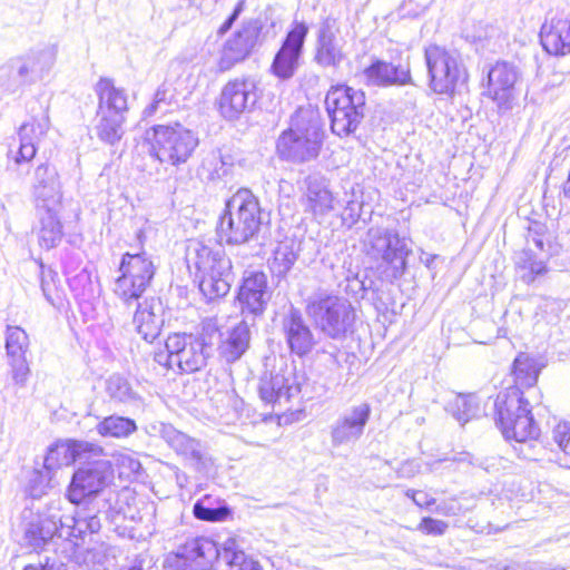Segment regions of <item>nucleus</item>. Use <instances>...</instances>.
I'll return each mask as SVG.
<instances>
[{
  "label": "nucleus",
  "mask_w": 570,
  "mask_h": 570,
  "mask_svg": "<svg viewBox=\"0 0 570 570\" xmlns=\"http://www.w3.org/2000/svg\"><path fill=\"white\" fill-rule=\"evenodd\" d=\"M187 261L189 267L195 268V281L208 301L228 294L234 281L233 266L222 244L194 242L188 248Z\"/></svg>",
  "instance_id": "obj_1"
},
{
  "label": "nucleus",
  "mask_w": 570,
  "mask_h": 570,
  "mask_svg": "<svg viewBox=\"0 0 570 570\" xmlns=\"http://www.w3.org/2000/svg\"><path fill=\"white\" fill-rule=\"evenodd\" d=\"M262 225L258 199L249 189L242 188L226 202L216 230L220 244L243 245L258 238Z\"/></svg>",
  "instance_id": "obj_2"
},
{
  "label": "nucleus",
  "mask_w": 570,
  "mask_h": 570,
  "mask_svg": "<svg viewBox=\"0 0 570 570\" xmlns=\"http://www.w3.org/2000/svg\"><path fill=\"white\" fill-rule=\"evenodd\" d=\"M214 355L212 337L204 333H174L165 342V350L154 355L157 364L178 373H195L203 370Z\"/></svg>",
  "instance_id": "obj_3"
},
{
  "label": "nucleus",
  "mask_w": 570,
  "mask_h": 570,
  "mask_svg": "<svg viewBox=\"0 0 570 570\" xmlns=\"http://www.w3.org/2000/svg\"><path fill=\"white\" fill-rule=\"evenodd\" d=\"M323 129L317 114L298 109L291 126L277 139L276 149L282 159L305 163L316 158L323 140Z\"/></svg>",
  "instance_id": "obj_4"
},
{
  "label": "nucleus",
  "mask_w": 570,
  "mask_h": 570,
  "mask_svg": "<svg viewBox=\"0 0 570 570\" xmlns=\"http://www.w3.org/2000/svg\"><path fill=\"white\" fill-rule=\"evenodd\" d=\"M305 311L316 328L332 340H342L353 332L356 312L344 296L317 289L306 299Z\"/></svg>",
  "instance_id": "obj_5"
},
{
  "label": "nucleus",
  "mask_w": 570,
  "mask_h": 570,
  "mask_svg": "<svg viewBox=\"0 0 570 570\" xmlns=\"http://www.w3.org/2000/svg\"><path fill=\"white\" fill-rule=\"evenodd\" d=\"M424 57L429 87L433 92L452 97L466 85L469 73L456 50L430 45L424 50Z\"/></svg>",
  "instance_id": "obj_6"
},
{
  "label": "nucleus",
  "mask_w": 570,
  "mask_h": 570,
  "mask_svg": "<svg viewBox=\"0 0 570 570\" xmlns=\"http://www.w3.org/2000/svg\"><path fill=\"white\" fill-rule=\"evenodd\" d=\"M365 247L367 255L379 262L377 268L384 279L393 282L404 275L412 249L396 232L372 227L367 232Z\"/></svg>",
  "instance_id": "obj_7"
},
{
  "label": "nucleus",
  "mask_w": 570,
  "mask_h": 570,
  "mask_svg": "<svg viewBox=\"0 0 570 570\" xmlns=\"http://www.w3.org/2000/svg\"><path fill=\"white\" fill-rule=\"evenodd\" d=\"M119 275L114 283L115 295L126 305H131L142 296L151 284L156 266L145 250L125 253L118 267Z\"/></svg>",
  "instance_id": "obj_8"
},
{
  "label": "nucleus",
  "mask_w": 570,
  "mask_h": 570,
  "mask_svg": "<svg viewBox=\"0 0 570 570\" xmlns=\"http://www.w3.org/2000/svg\"><path fill=\"white\" fill-rule=\"evenodd\" d=\"M151 131L150 155L159 163L175 167L187 163L199 142L195 132L178 122L157 125Z\"/></svg>",
  "instance_id": "obj_9"
},
{
  "label": "nucleus",
  "mask_w": 570,
  "mask_h": 570,
  "mask_svg": "<svg viewBox=\"0 0 570 570\" xmlns=\"http://www.w3.org/2000/svg\"><path fill=\"white\" fill-rule=\"evenodd\" d=\"M332 131L340 136L353 134L364 118L365 95L345 85L331 87L325 97Z\"/></svg>",
  "instance_id": "obj_10"
},
{
  "label": "nucleus",
  "mask_w": 570,
  "mask_h": 570,
  "mask_svg": "<svg viewBox=\"0 0 570 570\" xmlns=\"http://www.w3.org/2000/svg\"><path fill=\"white\" fill-rule=\"evenodd\" d=\"M224 552L225 544L220 549L214 540L197 537L167 556L165 564L175 570H212L215 562L223 559Z\"/></svg>",
  "instance_id": "obj_11"
},
{
  "label": "nucleus",
  "mask_w": 570,
  "mask_h": 570,
  "mask_svg": "<svg viewBox=\"0 0 570 570\" xmlns=\"http://www.w3.org/2000/svg\"><path fill=\"white\" fill-rule=\"evenodd\" d=\"M150 435L159 436L185 462V465L203 471L207 469L210 458L205 444L188 434L178 431L171 424L155 423L149 426Z\"/></svg>",
  "instance_id": "obj_12"
},
{
  "label": "nucleus",
  "mask_w": 570,
  "mask_h": 570,
  "mask_svg": "<svg viewBox=\"0 0 570 570\" xmlns=\"http://www.w3.org/2000/svg\"><path fill=\"white\" fill-rule=\"evenodd\" d=\"M114 479V469L109 460L99 459L86 462L75 471L67 497L75 504L86 498L100 493Z\"/></svg>",
  "instance_id": "obj_13"
},
{
  "label": "nucleus",
  "mask_w": 570,
  "mask_h": 570,
  "mask_svg": "<svg viewBox=\"0 0 570 570\" xmlns=\"http://www.w3.org/2000/svg\"><path fill=\"white\" fill-rule=\"evenodd\" d=\"M259 98L257 81L253 77L229 80L222 89L218 109L227 120H236L250 112Z\"/></svg>",
  "instance_id": "obj_14"
},
{
  "label": "nucleus",
  "mask_w": 570,
  "mask_h": 570,
  "mask_svg": "<svg viewBox=\"0 0 570 570\" xmlns=\"http://www.w3.org/2000/svg\"><path fill=\"white\" fill-rule=\"evenodd\" d=\"M372 413L366 402L346 407L330 426L331 443L334 448L355 444L364 434Z\"/></svg>",
  "instance_id": "obj_15"
},
{
  "label": "nucleus",
  "mask_w": 570,
  "mask_h": 570,
  "mask_svg": "<svg viewBox=\"0 0 570 570\" xmlns=\"http://www.w3.org/2000/svg\"><path fill=\"white\" fill-rule=\"evenodd\" d=\"M308 27L295 21L287 32L271 66L272 73L282 80L291 79L299 67Z\"/></svg>",
  "instance_id": "obj_16"
},
{
  "label": "nucleus",
  "mask_w": 570,
  "mask_h": 570,
  "mask_svg": "<svg viewBox=\"0 0 570 570\" xmlns=\"http://www.w3.org/2000/svg\"><path fill=\"white\" fill-rule=\"evenodd\" d=\"M271 297L267 275L258 271L246 272L237 294L244 317L255 320L263 315Z\"/></svg>",
  "instance_id": "obj_17"
},
{
  "label": "nucleus",
  "mask_w": 570,
  "mask_h": 570,
  "mask_svg": "<svg viewBox=\"0 0 570 570\" xmlns=\"http://www.w3.org/2000/svg\"><path fill=\"white\" fill-rule=\"evenodd\" d=\"M262 24L258 20L244 22L242 28L229 38L222 50L219 68L228 70L246 59L259 43Z\"/></svg>",
  "instance_id": "obj_18"
},
{
  "label": "nucleus",
  "mask_w": 570,
  "mask_h": 570,
  "mask_svg": "<svg viewBox=\"0 0 570 570\" xmlns=\"http://www.w3.org/2000/svg\"><path fill=\"white\" fill-rule=\"evenodd\" d=\"M281 330L291 353L298 357L309 354L316 344L309 325L304 320L301 311L294 306H291L287 313L283 315Z\"/></svg>",
  "instance_id": "obj_19"
},
{
  "label": "nucleus",
  "mask_w": 570,
  "mask_h": 570,
  "mask_svg": "<svg viewBox=\"0 0 570 570\" xmlns=\"http://www.w3.org/2000/svg\"><path fill=\"white\" fill-rule=\"evenodd\" d=\"M50 127L48 107H40V114L32 116V120L24 122L19 128V147L14 151L9 150V158L17 165L27 164L33 159L37 153L36 142L43 137Z\"/></svg>",
  "instance_id": "obj_20"
},
{
  "label": "nucleus",
  "mask_w": 570,
  "mask_h": 570,
  "mask_svg": "<svg viewBox=\"0 0 570 570\" xmlns=\"http://www.w3.org/2000/svg\"><path fill=\"white\" fill-rule=\"evenodd\" d=\"M60 532V511H47L32 519L24 531V540L33 550L56 548L58 540H63Z\"/></svg>",
  "instance_id": "obj_21"
},
{
  "label": "nucleus",
  "mask_w": 570,
  "mask_h": 570,
  "mask_svg": "<svg viewBox=\"0 0 570 570\" xmlns=\"http://www.w3.org/2000/svg\"><path fill=\"white\" fill-rule=\"evenodd\" d=\"M101 452V448L87 441L67 440L52 444L45 456L43 468L47 474L60 466L77 461L88 460L92 454Z\"/></svg>",
  "instance_id": "obj_22"
},
{
  "label": "nucleus",
  "mask_w": 570,
  "mask_h": 570,
  "mask_svg": "<svg viewBox=\"0 0 570 570\" xmlns=\"http://www.w3.org/2000/svg\"><path fill=\"white\" fill-rule=\"evenodd\" d=\"M519 79V71L512 63L500 61L488 72V94L500 109L512 108V92Z\"/></svg>",
  "instance_id": "obj_23"
},
{
  "label": "nucleus",
  "mask_w": 570,
  "mask_h": 570,
  "mask_svg": "<svg viewBox=\"0 0 570 570\" xmlns=\"http://www.w3.org/2000/svg\"><path fill=\"white\" fill-rule=\"evenodd\" d=\"M336 20L326 18L317 31L315 61L324 68L337 67L344 60L342 40L338 38Z\"/></svg>",
  "instance_id": "obj_24"
},
{
  "label": "nucleus",
  "mask_w": 570,
  "mask_h": 570,
  "mask_svg": "<svg viewBox=\"0 0 570 570\" xmlns=\"http://www.w3.org/2000/svg\"><path fill=\"white\" fill-rule=\"evenodd\" d=\"M258 391L261 399L266 404L274 405L282 401L288 402L301 390L292 373L271 372L261 377Z\"/></svg>",
  "instance_id": "obj_25"
},
{
  "label": "nucleus",
  "mask_w": 570,
  "mask_h": 570,
  "mask_svg": "<svg viewBox=\"0 0 570 570\" xmlns=\"http://www.w3.org/2000/svg\"><path fill=\"white\" fill-rule=\"evenodd\" d=\"M95 94L98 98L96 112L128 116V92L125 88L117 87L114 79L107 77L100 78L95 85Z\"/></svg>",
  "instance_id": "obj_26"
},
{
  "label": "nucleus",
  "mask_w": 570,
  "mask_h": 570,
  "mask_svg": "<svg viewBox=\"0 0 570 570\" xmlns=\"http://www.w3.org/2000/svg\"><path fill=\"white\" fill-rule=\"evenodd\" d=\"M164 323V307L160 299L151 297L138 303L134 325L146 342L151 343L159 336Z\"/></svg>",
  "instance_id": "obj_27"
},
{
  "label": "nucleus",
  "mask_w": 570,
  "mask_h": 570,
  "mask_svg": "<svg viewBox=\"0 0 570 570\" xmlns=\"http://www.w3.org/2000/svg\"><path fill=\"white\" fill-rule=\"evenodd\" d=\"M366 83L376 87L404 86L411 82L409 66L393 65L381 59H373L363 71Z\"/></svg>",
  "instance_id": "obj_28"
},
{
  "label": "nucleus",
  "mask_w": 570,
  "mask_h": 570,
  "mask_svg": "<svg viewBox=\"0 0 570 570\" xmlns=\"http://www.w3.org/2000/svg\"><path fill=\"white\" fill-rule=\"evenodd\" d=\"M540 40L551 55L570 53V17H553L540 30Z\"/></svg>",
  "instance_id": "obj_29"
},
{
  "label": "nucleus",
  "mask_w": 570,
  "mask_h": 570,
  "mask_svg": "<svg viewBox=\"0 0 570 570\" xmlns=\"http://www.w3.org/2000/svg\"><path fill=\"white\" fill-rule=\"evenodd\" d=\"M504 428L501 429L503 436L507 440H513L521 444L520 453L524 459H532V455L525 451L524 448H531L532 443L537 440L540 434V429L534 422L531 411L517 415L512 421L505 417Z\"/></svg>",
  "instance_id": "obj_30"
},
{
  "label": "nucleus",
  "mask_w": 570,
  "mask_h": 570,
  "mask_svg": "<svg viewBox=\"0 0 570 570\" xmlns=\"http://www.w3.org/2000/svg\"><path fill=\"white\" fill-rule=\"evenodd\" d=\"M305 210L315 217H323L334 208V197L323 177L308 176L303 198Z\"/></svg>",
  "instance_id": "obj_31"
},
{
  "label": "nucleus",
  "mask_w": 570,
  "mask_h": 570,
  "mask_svg": "<svg viewBox=\"0 0 570 570\" xmlns=\"http://www.w3.org/2000/svg\"><path fill=\"white\" fill-rule=\"evenodd\" d=\"M495 423L504 428V416L512 421L517 415H522L531 411L529 401L524 399L522 390L519 386H509L499 392L494 401Z\"/></svg>",
  "instance_id": "obj_32"
},
{
  "label": "nucleus",
  "mask_w": 570,
  "mask_h": 570,
  "mask_svg": "<svg viewBox=\"0 0 570 570\" xmlns=\"http://www.w3.org/2000/svg\"><path fill=\"white\" fill-rule=\"evenodd\" d=\"M249 342V326L246 320H243L225 334H222V341L218 346L219 355L227 363H234L248 350Z\"/></svg>",
  "instance_id": "obj_33"
},
{
  "label": "nucleus",
  "mask_w": 570,
  "mask_h": 570,
  "mask_svg": "<svg viewBox=\"0 0 570 570\" xmlns=\"http://www.w3.org/2000/svg\"><path fill=\"white\" fill-rule=\"evenodd\" d=\"M59 212H36L37 224L32 233L37 236L38 245L46 250L57 247L62 239L63 227L58 216Z\"/></svg>",
  "instance_id": "obj_34"
},
{
  "label": "nucleus",
  "mask_w": 570,
  "mask_h": 570,
  "mask_svg": "<svg viewBox=\"0 0 570 570\" xmlns=\"http://www.w3.org/2000/svg\"><path fill=\"white\" fill-rule=\"evenodd\" d=\"M127 117L96 112L95 132L107 145L118 144L125 135Z\"/></svg>",
  "instance_id": "obj_35"
},
{
  "label": "nucleus",
  "mask_w": 570,
  "mask_h": 570,
  "mask_svg": "<svg viewBox=\"0 0 570 570\" xmlns=\"http://www.w3.org/2000/svg\"><path fill=\"white\" fill-rule=\"evenodd\" d=\"M105 391L116 403L136 405L141 402L139 393L132 389L128 379L120 374H112L106 380Z\"/></svg>",
  "instance_id": "obj_36"
},
{
  "label": "nucleus",
  "mask_w": 570,
  "mask_h": 570,
  "mask_svg": "<svg viewBox=\"0 0 570 570\" xmlns=\"http://www.w3.org/2000/svg\"><path fill=\"white\" fill-rule=\"evenodd\" d=\"M298 256V244L293 238L279 242L274 250L271 271L278 277L285 276L293 267Z\"/></svg>",
  "instance_id": "obj_37"
},
{
  "label": "nucleus",
  "mask_w": 570,
  "mask_h": 570,
  "mask_svg": "<svg viewBox=\"0 0 570 570\" xmlns=\"http://www.w3.org/2000/svg\"><path fill=\"white\" fill-rule=\"evenodd\" d=\"M106 502L111 513L121 515L124 519L134 520L136 518V495L131 489L122 488L108 492Z\"/></svg>",
  "instance_id": "obj_38"
},
{
  "label": "nucleus",
  "mask_w": 570,
  "mask_h": 570,
  "mask_svg": "<svg viewBox=\"0 0 570 570\" xmlns=\"http://www.w3.org/2000/svg\"><path fill=\"white\" fill-rule=\"evenodd\" d=\"M96 430L104 438H128L137 431V424L132 419L110 415L100 421Z\"/></svg>",
  "instance_id": "obj_39"
},
{
  "label": "nucleus",
  "mask_w": 570,
  "mask_h": 570,
  "mask_svg": "<svg viewBox=\"0 0 570 570\" xmlns=\"http://www.w3.org/2000/svg\"><path fill=\"white\" fill-rule=\"evenodd\" d=\"M36 212H52L61 208V185L60 181H51L47 186H32Z\"/></svg>",
  "instance_id": "obj_40"
},
{
  "label": "nucleus",
  "mask_w": 570,
  "mask_h": 570,
  "mask_svg": "<svg viewBox=\"0 0 570 570\" xmlns=\"http://www.w3.org/2000/svg\"><path fill=\"white\" fill-rule=\"evenodd\" d=\"M36 78V80L42 78L56 62L57 48L55 46H46L38 50H31L22 56Z\"/></svg>",
  "instance_id": "obj_41"
},
{
  "label": "nucleus",
  "mask_w": 570,
  "mask_h": 570,
  "mask_svg": "<svg viewBox=\"0 0 570 570\" xmlns=\"http://www.w3.org/2000/svg\"><path fill=\"white\" fill-rule=\"evenodd\" d=\"M66 275L75 297L81 301H90L95 297L97 286L94 281V273L89 267L85 266L75 275H70V272L66 271Z\"/></svg>",
  "instance_id": "obj_42"
},
{
  "label": "nucleus",
  "mask_w": 570,
  "mask_h": 570,
  "mask_svg": "<svg viewBox=\"0 0 570 570\" xmlns=\"http://www.w3.org/2000/svg\"><path fill=\"white\" fill-rule=\"evenodd\" d=\"M513 375L515 385L531 387L537 383L539 370L535 360L525 353H520L513 362Z\"/></svg>",
  "instance_id": "obj_43"
},
{
  "label": "nucleus",
  "mask_w": 570,
  "mask_h": 570,
  "mask_svg": "<svg viewBox=\"0 0 570 570\" xmlns=\"http://www.w3.org/2000/svg\"><path fill=\"white\" fill-rule=\"evenodd\" d=\"M87 518L78 513L77 515H63L60 513V532L59 535L63 538V541L73 548L78 546L77 539H80L89 532L87 527Z\"/></svg>",
  "instance_id": "obj_44"
},
{
  "label": "nucleus",
  "mask_w": 570,
  "mask_h": 570,
  "mask_svg": "<svg viewBox=\"0 0 570 570\" xmlns=\"http://www.w3.org/2000/svg\"><path fill=\"white\" fill-rule=\"evenodd\" d=\"M173 106H177L175 89L164 82L157 88L153 101L144 109L142 117L167 114Z\"/></svg>",
  "instance_id": "obj_45"
},
{
  "label": "nucleus",
  "mask_w": 570,
  "mask_h": 570,
  "mask_svg": "<svg viewBox=\"0 0 570 570\" xmlns=\"http://www.w3.org/2000/svg\"><path fill=\"white\" fill-rule=\"evenodd\" d=\"M223 560L230 566L232 570H263L258 561L248 558L244 551L237 548L234 539L225 541Z\"/></svg>",
  "instance_id": "obj_46"
},
{
  "label": "nucleus",
  "mask_w": 570,
  "mask_h": 570,
  "mask_svg": "<svg viewBox=\"0 0 570 570\" xmlns=\"http://www.w3.org/2000/svg\"><path fill=\"white\" fill-rule=\"evenodd\" d=\"M80 564L89 570H106L110 563L108 549L104 543H96L86 549L78 557Z\"/></svg>",
  "instance_id": "obj_47"
},
{
  "label": "nucleus",
  "mask_w": 570,
  "mask_h": 570,
  "mask_svg": "<svg viewBox=\"0 0 570 570\" xmlns=\"http://www.w3.org/2000/svg\"><path fill=\"white\" fill-rule=\"evenodd\" d=\"M229 512L226 505L215 507L212 498L208 497L198 500L193 508V513L196 519L210 522L225 520Z\"/></svg>",
  "instance_id": "obj_48"
},
{
  "label": "nucleus",
  "mask_w": 570,
  "mask_h": 570,
  "mask_svg": "<svg viewBox=\"0 0 570 570\" xmlns=\"http://www.w3.org/2000/svg\"><path fill=\"white\" fill-rule=\"evenodd\" d=\"M449 411L464 425L479 413V406L473 395H458L450 404Z\"/></svg>",
  "instance_id": "obj_49"
},
{
  "label": "nucleus",
  "mask_w": 570,
  "mask_h": 570,
  "mask_svg": "<svg viewBox=\"0 0 570 570\" xmlns=\"http://www.w3.org/2000/svg\"><path fill=\"white\" fill-rule=\"evenodd\" d=\"M29 347L28 334L19 326L8 325L6 330V351L9 357L23 356Z\"/></svg>",
  "instance_id": "obj_50"
},
{
  "label": "nucleus",
  "mask_w": 570,
  "mask_h": 570,
  "mask_svg": "<svg viewBox=\"0 0 570 570\" xmlns=\"http://www.w3.org/2000/svg\"><path fill=\"white\" fill-rule=\"evenodd\" d=\"M24 87L23 81L19 78L9 61L0 66V88L4 91L14 94Z\"/></svg>",
  "instance_id": "obj_51"
},
{
  "label": "nucleus",
  "mask_w": 570,
  "mask_h": 570,
  "mask_svg": "<svg viewBox=\"0 0 570 570\" xmlns=\"http://www.w3.org/2000/svg\"><path fill=\"white\" fill-rule=\"evenodd\" d=\"M518 263L523 268H528L532 275H541L546 272L544 257L538 255L533 248L524 249Z\"/></svg>",
  "instance_id": "obj_52"
},
{
  "label": "nucleus",
  "mask_w": 570,
  "mask_h": 570,
  "mask_svg": "<svg viewBox=\"0 0 570 570\" xmlns=\"http://www.w3.org/2000/svg\"><path fill=\"white\" fill-rule=\"evenodd\" d=\"M9 360L14 384L24 386L30 375V367L26 355L9 357Z\"/></svg>",
  "instance_id": "obj_53"
},
{
  "label": "nucleus",
  "mask_w": 570,
  "mask_h": 570,
  "mask_svg": "<svg viewBox=\"0 0 570 570\" xmlns=\"http://www.w3.org/2000/svg\"><path fill=\"white\" fill-rule=\"evenodd\" d=\"M530 248H533L538 255L544 254V256H548L550 244L547 242L546 234L543 233V228L541 226L538 228L529 229L525 249Z\"/></svg>",
  "instance_id": "obj_54"
},
{
  "label": "nucleus",
  "mask_w": 570,
  "mask_h": 570,
  "mask_svg": "<svg viewBox=\"0 0 570 570\" xmlns=\"http://www.w3.org/2000/svg\"><path fill=\"white\" fill-rule=\"evenodd\" d=\"M552 439L558 448L570 456V423L563 422L552 430Z\"/></svg>",
  "instance_id": "obj_55"
},
{
  "label": "nucleus",
  "mask_w": 570,
  "mask_h": 570,
  "mask_svg": "<svg viewBox=\"0 0 570 570\" xmlns=\"http://www.w3.org/2000/svg\"><path fill=\"white\" fill-rule=\"evenodd\" d=\"M449 524L443 520L433 519L431 517H424L420 524L417 525V530L431 535H442L448 530Z\"/></svg>",
  "instance_id": "obj_56"
},
{
  "label": "nucleus",
  "mask_w": 570,
  "mask_h": 570,
  "mask_svg": "<svg viewBox=\"0 0 570 570\" xmlns=\"http://www.w3.org/2000/svg\"><path fill=\"white\" fill-rule=\"evenodd\" d=\"M58 173L53 166L48 164L39 165L35 170V181L32 186H47L51 181H58Z\"/></svg>",
  "instance_id": "obj_57"
},
{
  "label": "nucleus",
  "mask_w": 570,
  "mask_h": 570,
  "mask_svg": "<svg viewBox=\"0 0 570 570\" xmlns=\"http://www.w3.org/2000/svg\"><path fill=\"white\" fill-rule=\"evenodd\" d=\"M8 61L10 62L19 78L23 81L24 86L27 83L36 81V78L31 73L29 66L22 56L11 58Z\"/></svg>",
  "instance_id": "obj_58"
},
{
  "label": "nucleus",
  "mask_w": 570,
  "mask_h": 570,
  "mask_svg": "<svg viewBox=\"0 0 570 570\" xmlns=\"http://www.w3.org/2000/svg\"><path fill=\"white\" fill-rule=\"evenodd\" d=\"M421 471V462L415 459L403 461L395 470L399 478L410 479Z\"/></svg>",
  "instance_id": "obj_59"
},
{
  "label": "nucleus",
  "mask_w": 570,
  "mask_h": 570,
  "mask_svg": "<svg viewBox=\"0 0 570 570\" xmlns=\"http://www.w3.org/2000/svg\"><path fill=\"white\" fill-rule=\"evenodd\" d=\"M50 478L48 475L43 476L41 472H36L35 478L30 481V494L33 498L41 497L48 484Z\"/></svg>",
  "instance_id": "obj_60"
},
{
  "label": "nucleus",
  "mask_w": 570,
  "mask_h": 570,
  "mask_svg": "<svg viewBox=\"0 0 570 570\" xmlns=\"http://www.w3.org/2000/svg\"><path fill=\"white\" fill-rule=\"evenodd\" d=\"M22 570H67L63 562L56 559L46 557L45 561L38 563H30L23 567Z\"/></svg>",
  "instance_id": "obj_61"
},
{
  "label": "nucleus",
  "mask_w": 570,
  "mask_h": 570,
  "mask_svg": "<svg viewBox=\"0 0 570 570\" xmlns=\"http://www.w3.org/2000/svg\"><path fill=\"white\" fill-rule=\"evenodd\" d=\"M244 8H245V0H239L237 2V4L235 6V8H234L233 12L230 13V16L219 27L218 32L220 35H224L225 32H227L232 28L234 22L238 19L239 14L244 11Z\"/></svg>",
  "instance_id": "obj_62"
},
{
  "label": "nucleus",
  "mask_w": 570,
  "mask_h": 570,
  "mask_svg": "<svg viewBox=\"0 0 570 570\" xmlns=\"http://www.w3.org/2000/svg\"><path fill=\"white\" fill-rule=\"evenodd\" d=\"M487 570H532V568L525 563H519L514 561H499L490 564Z\"/></svg>",
  "instance_id": "obj_63"
},
{
  "label": "nucleus",
  "mask_w": 570,
  "mask_h": 570,
  "mask_svg": "<svg viewBox=\"0 0 570 570\" xmlns=\"http://www.w3.org/2000/svg\"><path fill=\"white\" fill-rule=\"evenodd\" d=\"M435 511L439 512V513L446 514V515H456V514H459L462 511V509L453 500V501H451L449 503L444 502L442 504H439Z\"/></svg>",
  "instance_id": "obj_64"
}]
</instances>
